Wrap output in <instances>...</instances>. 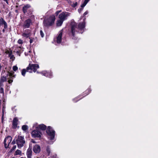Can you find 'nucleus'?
I'll return each mask as SVG.
<instances>
[{
	"label": "nucleus",
	"instance_id": "7c9ffc66",
	"mask_svg": "<svg viewBox=\"0 0 158 158\" xmlns=\"http://www.w3.org/2000/svg\"><path fill=\"white\" fill-rule=\"evenodd\" d=\"M6 54H8L9 55H10L11 53H12V51L10 50V51L8 50H6Z\"/></svg>",
	"mask_w": 158,
	"mask_h": 158
},
{
	"label": "nucleus",
	"instance_id": "f257e3e1",
	"mask_svg": "<svg viewBox=\"0 0 158 158\" xmlns=\"http://www.w3.org/2000/svg\"><path fill=\"white\" fill-rule=\"evenodd\" d=\"M85 22H84L79 24L78 27L77 23L75 22H72L71 23V32L73 36H74L75 32H77L79 30H82L85 27Z\"/></svg>",
	"mask_w": 158,
	"mask_h": 158
},
{
	"label": "nucleus",
	"instance_id": "f03ea898",
	"mask_svg": "<svg viewBox=\"0 0 158 158\" xmlns=\"http://www.w3.org/2000/svg\"><path fill=\"white\" fill-rule=\"evenodd\" d=\"M16 143L18 147L20 148L24 146L25 143V141L24 136H18L16 139Z\"/></svg>",
	"mask_w": 158,
	"mask_h": 158
},
{
	"label": "nucleus",
	"instance_id": "49530a36",
	"mask_svg": "<svg viewBox=\"0 0 158 158\" xmlns=\"http://www.w3.org/2000/svg\"><path fill=\"white\" fill-rule=\"evenodd\" d=\"M33 143H35V141H33Z\"/></svg>",
	"mask_w": 158,
	"mask_h": 158
},
{
	"label": "nucleus",
	"instance_id": "4c0bfd02",
	"mask_svg": "<svg viewBox=\"0 0 158 158\" xmlns=\"http://www.w3.org/2000/svg\"><path fill=\"white\" fill-rule=\"evenodd\" d=\"M7 143L6 142H5V143L4 142L5 147L6 148H7L8 147V146H9L8 144L7 145Z\"/></svg>",
	"mask_w": 158,
	"mask_h": 158
},
{
	"label": "nucleus",
	"instance_id": "f8f14e48",
	"mask_svg": "<svg viewBox=\"0 0 158 158\" xmlns=\"http://www.w3.org/2000/svg\"><path fill=\"white\" fill-rule=\"evenodd\" d=\"M4 25V28L6 29L7 27V25L6 22L2 17H0V26Z\"/></svg>",
	"mask_w": 158,
	"mask_h": 158
},
{
	"label": "nucleus",
	"instance_id": "ea45409f",
	"mask_svg": "<svg viewBox=\"0 0 158 158\" xmlns=\"http://www.w3.org/2000/svg\"><path fill=\"white\" fill-rule=\"evenodd\" d=\"M61 11V10H58V11H57L56 12V13H55L56 15H58V14H59V13H60Z\"/></svg>",
	"mask_w": 158,
	"mask_h": 158
},
{
	"label": "nucleus",
	"instance_id": "423d86ee",
	"mask_svg": "<svg viewBox=\"0 0 158 158\" xmlns=\"http://www.w3.org/2000/svg\"><path fill=\"white\" fill-rule=\"evenodd\" d=\"M70 13L68 12H63L59 15V18L64 21L67 19V17L69 16Z\"/></svg>",
	"mask_w": 158,
	"mask_h": 158
},
{
	"label": "nucleus",
	"instance_id": "b1692460",
	"mask_svg": "<svg viewBox=\"0 0 158 158\" xmlns=\"http://www.w3.org/2000/svg\"><path fill=\"white\" fill-rule=\"evenodd\" d=\"M46 152L48 154V156H49L51 153V150L49 147L48 146L46 148Z\"/></svg>",
	"mask_w": 158,
	"mask_h": 158
},
{
	"label": "nucleus",
	"instance_id": "1a4fd4ad",
	"mask_svg": "<svg viewBox=\"0 0 158 158\" xmlns=\"http://www.w3.org/2000/svg\"><path fill=\"white\" fill-rule=\"evenodd\" d=\"M23 51V48L21 47L16 46L15 47V49L14 50V52H16L17 55L20 56V54Z\"/></svg>",
	"mask_w": 158,
	"mask_h": 158
},
{
	"label": "nucleus",
	"instance_id": "5701e85b",
	"mask_svg": "<svg viewBox=\"0 0 158 158\" xmlns=\"http://www.w3.org/2000/svg\"><path fill=\"white\" fill-rule=\"evenodd\" d=\"M89 1V0H85L84 2L81 5V6L82 7H84L86 5Z\"/></svg>",
	"mask_w": 158,
	"mask_h": 158
},
{
	"label": "nucleus",
	"instance_id": "aec40b11",
	"mask_svg": "<svg viewBox=\"0 0 158 158\" xmlns=\"http://www.w3.org/2000/svg\"><path fill=\"white\" fill-rule=\"evenodd\" d=\"M32 151L31 149L28 148L27 152V155L28 158H31Z\"/></svg>",
	"mask_w": 158,
	"mask_h": 158
},
{
	"label": "nucleus",
	"instance_id": "a211bd4d",
	"mask_svg": "<svg viewBox=\"0 0 158 158\" xmlns=\"http://www.w3.org/2000/svg\"><path fill=\"white\" fill-rule=\"evenodd\" d=\"M22 35L24 37L28 38L31 35V32L30 31L27 30H26L25 32L23 33Z\"/></svg>",
	"mask_w": 158,
	"mask_h": 158
},
{
	"label": "nucleus",
	"instance_id": "3c124183",
	"mask_svg": "<svg viewBox=\"0 0 158 158\" xmlns=\"http://www.w3.org/2000/svg\"><path fill=\"white\" fill-rule=\"evenodd\" d=\"M75 99H76V98H74L73 100H74Z\"/></svg>",
	"mask_w": 158,
	"mask_h": 158
},
{
	"label": "nucleus",
	"instance_id": "c03bdc74",
	"mask_svg": "<svg viewBox=\"0 0 158 158\" xmlns=\"http://www.w3.org/2000/svg\"><path fill=\"white\" fill-rule=\"evenodd\" d=\"M2 68V66L1 65V64H0V70L1 69V68Z\"/></svg>",
	"mask_w": 158,
	"mask_h": 158
},
{
	"label": "nucleus",
	"instance_id": "c9c22d12",
	"mask_svg": "<svg viewBox=\"0 0 158 158\" xmlns=\"http://www.w3.org/2000/svg\"><path fill=\"white\" fill-rule=\"evenodd\" d=\"M81 8H79L78 9V12L79 13H80L82 11V10H83V7H81Z\"/></svg>",
	"mask_w": 158,
	"mask_h": 158
},
{
	"label": "nucleus",
	"instance_id": "20e7f679",
	"mask_svg": "<svg viewBox=\"0 0 158 158\" xmlns=\"http://www.w3.org/2000/svg\"><path fill=\"white\" fill-rule=\"evenodd\" d=\"M39 68V65L37 64H29L28 67L27 68V71L30 73H32V70L34 72H36L37 69Z\"/></svg>",
	"mask_w": 158,
	"mask_h": 158
},
{
	"label": "nucleus",
	"instance_id": "6e6552de",
	"mask_svg": "<svg viewBox=\"0 0 158 158\" xmlns=\"http://www.w3.org/2000/svg\"><path fill=\"white\" fill-rule=\"evenodd\" d=\"M31 135L33 137H41L42 133L39 130L35 129L32 132Z\"/></svg>",
	"mask_w": 158,
	"mask_h": 158
},
{
	"label": "nucleus",
	"instance_id": "9d476101",
	"mask_svg": "<svg viewBox=\"0 0 158 158\" xmlns=\"http://www.w3.org/2000/svg\"><path fill=\"white\" fill-rule=\"evenodd\" d=\"M31 23V20L30 19H28L24 22L23 27L25 28H28Z\"/></svg>",
	"mask_w": 158,
	"mask_h": 158
},
{
	"label": "nucleus",
	"instance_id": "79ce46f5",
	"mask_svg": "<svg viewBox=\"0 0 158 158\" xmlns=\"http://www.w3.org/2000/svg\"><path fill=\"white\" fill-rule=\"evenodd\" d=\"M16 141L15 140V139H14L13 141L12 142V144H14L15 143Z\"/></svg>",
	"mask_w": 158,
	"mask_h": 158
},
{
	"label": "nucleus",
	"instance_id": "4468645a",
	"mask_svg": "<svg viewBox=\"0 0 158 158\" xmlns=\"http://www.w3.org/2000/svg\"><path fill=\"white\" fill-rule=\"evenodd\" d=\"M8 76H9V77H8L7 79H10L8 81V82L10 84L13 82V80L11 79H13V78H14L15 77V76L12 73H9L7 75V77H8Z\"/></svg>",
	"mask_w": 158,
	"mask_h": 158
},
{
	"label": "nucleus",
	"instance_id": "6ab92c4d",
	"mask_svg": "<svg viewBox=\"0 0 158 158\" xmlns=\"http://www.w3.org/2000/svg\"><path fill=\"white\" fill-rule=\"evenodd\" d=\"M12 140V138L10 136H8L5 138L4 140V143L6 142L8 145L10 143Z\"/></svg>",
	"mask_w": 158,
	"mask_h": 158
},
{
	"label": "nucleus",
	"instance_id": "412c9836",
	"mask_svg": "<svg viewBox=\"0 0 158 158\" xmlns=\"http://www.w3.org/2000/svg\"><path fill=\"white\" fill-rule=\"evenodd\" d=\"M63 21L61 20V19H59L58 20L57 22H56V25L57 26H61L63 22Z\"/></svg>",
	"mask_w": 158,
	"mask_h": 158
},
{
	"label": "nucleus",
	"instance_id": "473e14b6",
	"mask_svg": "<svg viewBox=\"0 0 158 158\" xmlns=\"http://www.w3.org/2000/svg\"><path fill=\"white\" fill-rule=\"evenodd\" d=\"M18 68L16 66H14L13 67V69L15 71H16L17 70H18Z\"/></svg>",
	"mask_w": 158,
	"mask_h": 158
},
{
	"label": "nucleus",
	"instance_id": "393cba45",
	"mask_svg": "<svg viewBox=\"0 0 158 158\" xmlns=\"http://www.w3.org/2000/svg\"><path fill=\"white\" fill-rule=\"evenodd\" d=\"M26 72H28L27 69H23L22 71V72H21L22 75L23 76H24V77L25 76V73H26Z\"/></svg>",
	"mask_w": 158,
	"mask_h": 158
},
{
	"label": "nucleus",
	"instance_id": "c756f323",
	"mask_svg": "<svg viewBox=\"0 0 158 158\" xmlns=\"http://www.w3.org/2000/svg\"><path fill=\"white\" fill-rule=\"evenodd\" d=\"M77 5V2H73V4H71V6L73 7H75Z\"/></svg>",
	"mask_w": 158,
	"mask_h": 158
},
{
	"label": "nucleus",
	"instance_id": "bb28decb",
	"mask_svg": "<svg viewBox=\"0 0 158 158\" xmlns=\"http://www.w3.org/2000/svg\"><path fill=\"white\" fill-rule=\"evenodd\" d=\"M22 128L23 131H26L28 129V127L27 126L24 125L22 126Z\"/></svg>",
	"mask_w": 158,
	"mask_h": 158
},
{
	"label": "nucleus",
	"instance_id": "f3484780",
	"mask_svg": "<svg viewBox=\"0 0 158 158\" xmlns=\"http://www.w3.org/2000/svg\"><path fill=\"white\" fill-rule=\"evenodd\" d=\"M18 119L17 117H15L13 119L12 122V125L13 128H15L17 127L18 125Z\"/></svg>",
	"mask_w": 158,
	"mask_h": 158
},
{
	"label": "nucleus",
	"instance_id": "8fccbe9b",
	"mask_svg": "<svg viewBox=\"0 0 158 158\" xmlns=\"http://www.w3.org/2000/svg\"><path fill=\"white\" fill-rule=\"evenodd\" d=\"M1 58H0V61H1Z\"/></svg>",
	"mask_w": 158,
	"mask_h": 158
},
{
	"label": "nucleus",
	"instance_id": "72a5a7b5",
	"mask_svg": "<svg viewBox=\"0 0 158 158\" xmlns=\"http://www.w3.org/2000/svg\"><path fill=\"white\" fill-rule=\"evenodd\" d=\"M40 34L42 37H44V35L42 30L40 31Z\"/></svg>",
	"mask_w": 158,
	"mask_h": 158
},
{
	"label": "nucleus",
	"instance_id": "2f4dec72",
	"mask_svg": "<svg viewBox=\"0 0 158 158\" xmlns=\"http://www.w3.org/2000/svg\"><path fill=\"white\" fill-rule=\"evenodd\" d=\"M16 148V145H14L13 148L11 149L10 150V152H12V151H14Z\"/></svg>",
	"mask_w": 158,
	"mask_h": 158
},
{
	"label": "nucleus",
	"instance_id": "c85d7f7f",
	"mask_svg": "<svg viewBox=\"0 0 158 158\" xmlns=\"http://www.w3.org/2000/svg\"><path fill=\"white\" fill-rule=\"evenodd\" d=\"M0 93L2 94L3 95H4V91L3 88H0Z\"/></svg>",
	"mask_w": 158,
	"mask_h": 158
},
{
	"label": "nucleus",
	"instance_id": "58836bf2",
	"mask_svg": "<svg viewBox=\"0 0 158 158\" xmlns=\"http://www.w3.org/2000/svg\"><path fill=\"white\" fill-rule=\"evenodd\" d=\"M30 39V44L32 43L33 42V39H31V38H29Z\"/></svg>",
	"mask_w": 158,
	"mask_h": 158
},
{
	"label": "nucleus",
	"instance_id": "39448f33",
	"mask_svg": "<svg viewBox=\"0 0 158 158\" xmlns=\"http://www.w3.org/2000/svg\"><path fill=\"white\" fill-rule=\"evenodd\" d=\"M55 131L53 130L51 127L49 126L46 132L48 135V138L50 140H52L55 137Z\"/></svg>",
	"mask_w": 158,
	"mask_h": 158
},
{
	"label": "nucleus",
	"instance_id": "cd10ccee",
	"mask_svg": "<svg viewBox=\"0 0 158 158\" xmlns=\"http://www.w3.org/2000/svg\"><path fill=\"white\" fill-rule=\"evenodd\" d=\"M22 153V152L19 150H17L15 152V155H21Z\"/></svg>",
	"mask_w": 158,
	"mask_h": 158
},
{
	"label": "nucleus",
	"instance_id": "ddd939ff",
	"mask_svg": "<svg viewBox=\"0 0 158 158\" xmlns=\"http://www.w3.org/2000/svg\"><path fill=\"white\" fill-rule=\"evenodd\" d=\"M62 32L61 31H60L56 38V42L57 43L60 44L61 43L62 40Z\"/></svg>",
	"mask_w": 158,
	"mask_h": 158
},
{
	"label": "nucleus",
	"instance_id": "dca6fc26",
	"mask_svg": "<svg viewBox=\"0 0 158 158\" xmlns=\"http://www.w3.org/2000/svg\"><path fill=\"white\" fill-rule=\"evenodd\" d=\"M31 6L29 4H27L23 8V11L24 14H26L28 11V9L30 8Z\"/></svg>",
	"mask_w": 158,
	"mask_h": 158
},
{
	"label": "nucleus",
	"instance_id": "09e8293b",
	"mask_svg": "<svg viewBox=\"0 0 158 158\" xmlns=\"http://www.w3.org/2000/svg\"><path fill=\"white\" fill-rule=\"evenodd\" d=\"M37 73H39L38 71L37 72Z\"/></svg>",
	"mask_w": 158,
	"mask_h": 158
},
{
	"label": "nucleus",
	"instance_id": "603ef678",
	"mask_svg": "<svg viewBox=\"0 0 158 158\" xmlns=\"http://www.w3.org/2000/svg\"><path fill=\"white\" fill-rule=\"evenodd\" d=\"M23 158V157H21V158Z\"/></svg>",
	"mask_w": 158,
	"mask_h": 158
},
{
	"label": "nucleus",
	"instance_id": "2eb2a0df",
	"mask_svg": "<svg viewBox=\"0 0 158 158\" xmlns=\"http://www.w3.org/2000/svg\"><path fill=\"white\" fill-rule=\"evenodd\" d=\"M46 77H51L52 76V73L50 72H48L46 71H44L40 73Z\"/></svg>",
	"mask_w": 158,
	"mask_h": 158
},
{
	"label": "nucleus",
	"instance_id": "f704fd0d",
	"mask_svg": "<svg viewBox=\"0 0 158 158\" xmlns=\"http://www.w3.org/2000/svg\"><path fill=\"white\" fill-rule=\"evenodd\" d=\"M18 43L19 44H22L23 43V42L22 40L21 39H19L18 41Z\"/></svg>",
	"mask_w": 158,
	"mask_h": 158
},
{
	"label": "nucleus",
	"instance_id": "a18cd8bd",
	"mask_svg": "<svg viewBox=\"0 0 158 158\" xmlns=\"http://www.w3.org/2000/svg\"><path fill=\"white\" fill-rule=\"evenodd\" d=\"M3 29L2 30V31H3V32H5V29Z\"/></svg>",
	"mask_w": 158,
	"mask_h": 158
},
{
	"label": "nucleus",
	"instance_id": "9b49d317",
	"mask_svg": "<svg viewBox=\"0 0 158 158\" xmlns=\"http://www.w3.org/2000/svg\"><path fill=\"white\" fill-rule=\"evenodd\" d=\"M40 146L38 144H35L33 147V150L35 153H38L40 151Z\"/></svg>",
	"mask_w": 158,
	"mask_h": 158
},
{
	"label": "nucleus",
	"instance_id": "e433bc0d",
	"mask_svg": "<svg viewBox=\"0 0 158 158\" xmlns=\"http://www.w3.org/2000/svg\"><path fill=\"white\" fill-rule=\"evenodd\" d=\"M3 83L4 82L0 81V88H3V87L4 86Z\"/></svg>",
	"mask_w": 158,
	"mask_h": 158
},
{
	"label": "nucleus",
	"instance_id": "7ed1b4c3",
	"mask_svg": "<svg viewBox=\"0 0 158 158\" xmlns=\"http://www.w3.org/2000/svg\"><path fill=\"white\" fill-rule=\"evenodd\" d=\"M55 20V16L54 15L51 16L48 19L44 20V25L45 26H51L54 24Z\"/></svg>",
	"mask_w": 158,
	"mask_h": 158
},
{
	"label": "nucleus",
	"instance_id": "a878e982",
	"mask_svg": "<svg viewBox=\"0 0 158 158\" xmlns=\"http://www.w3.org/2000/svg\"><path fill=\"white\" fill-rule=\"evenodd\" d=\"M12 54V53H11L10 54V55H9V56L10 59H11L12 60H14L15 59V57Z\"/></svg>",
	"mask_w": 158,
	"mask_h": 158
},
{
	"label": "nucleus",
	"instance_id": "de8ad7c7",
	"mask_svg": "<svg viewBox=\"0 0 158 158\" xmlns=\"http://www.w3.org/2000/svg\"><path fill=\"white\" fill-rule=\"evenodd\" d=\"M79 100V99L78 100H76V101L75 102H77V101H78Z\"/></svg>",
	"mask_w": 158,
	"mask_h": 158
},
{
	"label": "nucleus",
	"instance_id": "a19ab883",
	"mask_svg": "<svg viewBox=\"0 0 158 158\" xmlns=\"http://www.w3.org/2000/svg\"><path fill=\"white\" fill-rule=\"evenodd\" d=\"M88 13V12L87 11H85L83 14L85 16L87 15Z\"/></svg>",
	"mask_w": 158,
	"mask_h": 158
},
{
	"label": "nucleus",
	"instance_id": "4be33fe9",
	"mask_svg": "<svg viewBox=\"0 0 158 158\" xmlns=\"http://www.w3.org/2000/svg\"><path fill=\"white\" fill-rule=\"evenodd\" d=\"M7 78L6 77L3 76L1 77L0 81L4 82L5 81H7Z\"/></svg>",
	"mask_w": 158,
	"mask_h": 158
},
{
	"label": "nucleus",
	"instance_id": "0eeeda50",
	"mask_svg": "<svg viewBox=\"0 0 158 158\" xmlns=\"http://www.w3.org/2000/svg\"><path fill=\"white\" fill-rule=\"evenodd\" d=\"M33 127L36 130H45L46 128V126L44 124L40 125H38L37 124H34L33 126Z\"/></svg>",
	"mask_w": 158,
	"mask_h": 158
},
{
	"label": "nucleus",
	"instance_id": "37998d69",
	"mask_svg": "<svg viewBox=\"0 0 158 158\" xmlns=\"http://www.w3.org/2000/svg\"><path fill=\"white\" fill-rule=\"evenodd\" d=\"M4 1L6 2L7 4H8V2L7 0H3Z\"/></svg>",
	"mask_w": 158,
	"mask_h": 158
}]
</instances>
